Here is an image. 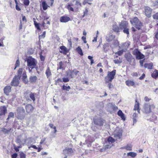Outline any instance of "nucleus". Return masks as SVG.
Listing matches in <instances>:
<instances>
[{
  "label": "nucleus",
  "instance_id": "40",
  "mask_svg": "<svg viewBox=\"0 0 158 158\" xmlns=\"http://www.w3.org/2000/svg\"><path fill=\"white\" fill-rule=\"evenodd\" d=\"M127 155L128 156H130L132 157H134L136 156V154L134 152H130L127 153Z\"/></svg>",
  "mask_w": 158,
  "mask_h": 158
},
{
  "label": "nucleus",
  "instance_id": "26",
  "mask_svg": "<svg viewBox=\"0 0 158 158\" xmlns=\"http://www.w3.org/2000/svg\"><path fill=\"white\" fill-rule=\"evenodd\" d=\"M138 116L137 114L135 113H134L132 115V119L133 121V125L137 121V118Z\"/></svg>",
  "mask_w": 158,
  "mask_h": 158
},
{
  "label": "nucleus",
  "instance_id": "35",
  "mask_svg": "<svg viewBox=\"0 0 158 158\" xmlns=\"http://www.w3.org/2000/svg\"><path fill=\"white\" fill-rule=\"evenodd\" d=\"M42 7L44 10H46L48 8V6L46 3V2L43 1L42 2Z\"/></svg>",
  "mask_w": 158,
  "mask_h": 158
},
{
  "label": "nucleus",
  "instance_id": "25",
  "mask_svg": "<svg viewBox=\"0 0 158 158\" xmlns=\"http://www.w3.org/2000/svg\"><path fill=\"white\" fill-rule=\"evenodd\" d=\"M144 67L148 69H152L153 64L152 63H146L144 65Z\"/></svg>",
  "mask_w": 158,
  "mask_h": 158
},
{
  "label": "nucleus",
  "instance_id": "3",
  "mask_svg": "<svg viewBox=\"0 0 158 158\" xmlns=\"http://www.w3.org/2000/svg\"><path fill=\"white\" fill-rule=\"evenodd\" d=\"M27 65L30 67V68L31 69L35 68L36 70H37V67H36L37 62L35 59L31 57H29L27 59Z\"/></svg>",
  "mask_w": 158,
  "mask_h": 158
},
{
  "label": "nucleus",
  "instance_id": "39",
  "mask_svg": "<svg viewBox=\"0 0 158 158\" xmlns=\"http://www.w3.org/2000/svg\"><path fill=\"white\" fill-rule=\"evenodd\" d=\"M136 104L134 106V110H138L139 109V103L138 102H137V100H136Z\"/></svg>",
  "mask_w": 158,
  "mask_h": 158
},
{
  "label": "nucleus",
  "instance_id": "37",
  "mask_svg": "<svg viewBox=\"0 0 158 158\" xmlns=\"http://www.w3.org/2000/svg\"><path fill=\"white\" fill-rule=\"evenodd\" d=\"M126 58L127 60L130 63L131 62L132 59H134L132 58V56L131 55L127 56L126 57Z\"/></svg>",
  "mask_w": 158,
  "mask_h": 158
},
{
  "label": "nucleus",
  "instance_id": "42",
  "mask_svg": "<svg viewBox=\"0 0 158 158\" xmlns=\"http://www.w3.org/2000/svg\"><path fill=\"white\" fill-rule=\"evenodd\" d=\"M108 142L110 143L111 142V143H114L115 141L114 139L112 137H109L107 139Z\"/></svg>",
  "mask_w": 158,
  "mask_h": 158
},
{
  "label": "nucleus",
  "instance_id": "56",
  "mask_svg": "<svg viewBox=\"0 0 158 158\" xmlns=\"http://www.w3.org/2000/svg\"><path fill=\"white\" fill-rule=\"evenodd\" d=\"M105 122V121L102 119H99V125H102Z\"/></svg>",
  "mask_w": 158,
  "mask_h": 158
},
{
  "label": "nucleus",
  "instance_id": "14",
  "mask_svg": "<svg viewBox=\"0 0 158 158\" xmlns=\"http://www.w3.org/2000/svg\"><path fill=\"white\" fill-rule=\"evenodd\" d=\"M126 85L128 86H133L135 87V85L134 82L132 81L127 80L125 81Z\"/></svg>",
  "mask_w": 158,
  "mask_h": 158
},
{
  "label": "nucleus",
  "instance_id": "22",
  "mask_svg": "<svg viewBox=\"0 0 158 158\" xmlns=\"http://www.w3.org/2000/svg\"><path fill=\"white\" fill-rule=\"evenodd\" d=\"M60 48L63 51V52H62V51H60V53H62L64 54H66L68 52L67 48L64 46H60Z\"/></svg>",
  "mask_w": 158,
  "mask_h": 158
},
{
  "label": "nucleus",
  "instance_id": "62",
  "mask_svg": "<svg viewBox=\"0 0 158 158\" xmlns=\"http://www.w3.org/2000/svg\"><path fill=\"white\" fill-rule=\"evenodd\" d=\"M18 156V154L17 153H14L13 155H12V158H16Z\"/></svg>",
  "mask_w": 158,
  "mask_h": 158
},
{
  "label": "nucleus",
  "instance_id": "4",
  "mask_svg": "<svg viewBox=\"0 0 158 158\" xmlns=\"http://www.w3.org/2000/svg\"><path fill=\"white\" fill-rule=\"evenodd\" d=\"M25 114V110L23 107H18L16 110V116L18 119L21 120L23 119Z\"/></svg>",
  "mask_w": 158,
  "mask_h": 158
},
{
  "label": "nucleus",
  "instance_id": "52",
  "mask_svg": "<svg viewBox=\"0 0 158 158\" xmlns=\"http://www.w3.org/2000/svg\"><path fill=\"white\" fill-rule=\"evenodd\" d=\"M58 67L57 68V69H61L62 68V61H60L59 63V64L58 65Z\"/></svg>",
  "mask_w": 158,
  "mask_h": 158
},
{
  "label": "nucleus",
  "instance_id": "61",
  "mask_svg": "<svg viewBox=\"0 0 158 158\" xmlns=\"http://www.w3.org/2000/svg\"><path fill=\"white\" fill-rule=\"evenodd\" d=\"M88 12V10L87 9H86L85 10L84 12V14L82 16L83 17H84V16L86 15L87 14Z\"/></svg>",
  "mask_w": 158,
  "mask_h": 158
},
{
  "label": "nucleus",
  "instance_id": "10",
  "mask_svg": "<svg viewBox=\"0 0 158 158\" xmlns=\"http://www.w3.org/2000/svg\"><path fill=\"white\" fill-rule=\"evenodd\" d=\"M20 79V78H19L18 76H15L11 82V85L13 86H18L19 84V80Z\"/></svg>",
  "mask_w": 158,
  "mask_h": 158
},
{
  "label": "nucleus",
  "instance_id": "41",
  "mask_svg": "<svg viewBox=\"0 0 158 158\" xmlns=\"http://www.w3.org/2000/svg\"><path fill=\"white\" fill-rule=\"evenodd\" d=\"M34 24L35 27L37 28L38 30H40V27L39 24L37 22L34 20Z\"/></svg>",
  "mask_w": 158,
  "mask_h": 158
},
{
  "label": "nucleus",
  "instance_id": "24",
  "mask_svg": "<svg viewBox=\"0 0 158 158\" xmlns=\"http://www.w3.org/2000/svg\"><path fill=\"white\" fill-rule=\"evenodd\" d=\"M117 114L122 119L124 120H125L124 114L121 110H118Z\"/></svg>",
  "mask_w": 158,
  "mask_h": 158
},
{
  "label": "nucleus",
  "instance_id": "51",
  "mask_svg": "<svg viewBox=\"0 0 158 158\" xmlns=\"http://www.w3.org/2000/svg\"><path fill=\"white\" fill-rule=\"evenodd\" d=\"M94 122L95 125H98V123L99 122V120L98 118H95L94 119Z\"/></svg>",
  "mask_w": 158,
  "mask_h": 158
},
{
  "label": "nucleus",
  "instance_id": "50",
  "mask_svg": "<svg viewBox=\"0 0 158 158\" xmlns=\"http://www.w3.org/2000/svg\"><path fill=\"white\" fill-rule=\"evenodd\" d=\"M152 17L154 19L158 20V12L153 15Z\"/></svg>",
  "mask_w": 158,
  "mask_h": 158
},
{
  "label": "nucleus",
  "instance_id": "36",
  "mask_svg": "<svg viewBox=\"0 0 158 158\" xmlns=\"http://www.w3.org/2000/svg\"><path fill=\"white\" fill-rule=\"evenodd\" d=\"M110 107L113 109V111H116L118 109V108L115 104H110Z\"/></svg>",
  "mask_w": 158,
  "mask_h": 158
},
{
  "label": "nucleus",
  "instance_id": "58",
  "mask_svg": "<svg viewBox=\"0 0 158 158\" xmlns=\"http://www.w3.org/2000/svg\"><path fill=\"white\" fill-rule=\"evenodd\" d=\"M123 50H121L117 52V54L119 56H120L122 55V54L123 53Z\"/></svg>",
  "mask_w": 158,
  "mask_h": 158
},
{
  "label": "nucleus",
  "instance_id": "33",
  "mask_svg": "<svg viewBox=\"0 0 158 158\" xmlns=\"http://www.w3.org/2000/svg\"><path fill=\"white\" fill-rule=\"evenodd\" d=\"M121 148L125 149L127 150L131 151L132 149V146L131 145H127V146L122 147Z\"/></svg>",
  "mask_w": 158,
  "mask_h": 158
},
{
  "label": "nucleus",
  "instance_id": "34",
  "mask_svg": "<svg viewBox=\"0 0 158 158\" xmlns=\"http://www.w3.org/2000/svg\"><path fill=\"white\" fill-rule=\"evenodd\" d=\"M139 21L137 17L134 18L132 20V21L131 20V22L134 25H135V23H136Z\"/></svg>",
  "mask_w": 158,
  "mask_h": 158
},
{
  "label": "nucleus",
  "instance_id": "30",
  "mask_svg": "<svg viewBox=\"0 0 158 158\" xmlns=\"http://www.w3.org/2000/svg\"><path fill=\"white\" fill-rule=\"evenodd\" d=\"M103 48L104 51L105 52H106L108 51V50L109 49V45L108 43H106V44H105L104 45H103Z\"/></svg>",
  "mask_w": 158,
  "mask_h": 158
},
{
  "label": "nucleus",
  "instance_id": "49",
  "mask_svg": "<svg viewBox=\"0 0 158 158\" xmlns=\"http://www.w3.org/2000/svg\"><path fill=\"white\" fill-rule=\"evenodd\" d=\"M20 158H25L26 157V154L23 152H20Z\"/></svg>",
  "mask_w": 158,
  "mask_h": 158
},
{
  "label": "nucleus",
  "instance_id": "8",
  "mask_svg": "<svg viewBox=\"0 0 158 158\" xmlns=\"http://www.w3.org/2000/svg\"><path fill=\"white\" fill-rule=\"evenodd\" d=\"M145 15L148 18L152 16V9L148 6H145L144 8Z\"/></svg>",
  "mask_w": 158,
  "mask_h": 158
},
{
  "label": "nucleus",
  "instance_id": "63",
  "mask_svg": "<svg viewBox=\"0 0 158 158\" xmlns=\"http://www.w3.org/2000/svg\"><path fill=\"white\" fill-rule=\"evenodd\" d=\"M144 59L139 60L140 65L141 67H143V63L144 62Z\"/></svg>",
  "mask_w": 158,
  "mask_h": 158
},
{
  "label": "nucleus",
  "instance_id": "54",
  "mask_svg": "<svg viewBox=\"0 0 158 158\" xmlns=\"http://www.w3.org/2000/svg\"><path fill=\"white\" fill-rule=\"evenodd\" d=\"M19 63H20V62H19V60H17V61H16V63L15 64V67L14 69H15L16 68V67H18L19 66Z\"/></svg>",
  "mask_w": 158,
  "mask_h": 158
},
{
  "label": "nucleus",
  "instance_id": "43",
  "mask_svg": "<svg viewBox=\"0 0 158 158\" xmlns=\"http://www.w3.org/2000/svg\"><path fill=\"white\" fill-rule=\"evenodd\" d=\"M14 114L13 112H10L8 115V117L6 119L7 120H8L10 118H14Z\"/></svg>",
  "mask_w": 158,
  "mask_h": 158
},
{
  "label": "nucleus",
  "instance_id": "18",
  "mask_svg": "<svg viewBox=\"0 0 158 158\" xmlns=\"http://www.w3.org/2000/svg\"><path fill=\"white\" fill-rule=\"evenodd\" d=\"M11 130V128H9L8 129H7L6 128H1V131L5 134H9Z\"/></svg>",
  "mask_w": 158,
  "mask_h": 158
},
{
  "label": "nucleus",
  "instance_id": "31",
  "mask_svg": "<svg viewBox=\"0 0 158 158\" xmlns=\"http://www.w3.org/2000/svg\"><path fill=\"white\" fill-rule=\"evenodd\" d=\"M76 50L77 52L81 56H83V54L82 50L80 46H78L76 49Z\"/></svg>",
  "mask_w": 158,
  "mask_h": 158
},
{
  "label": "nucleus",
  "instance_id": "11",
  "mask_svg": "<svg viewBox=\"0 0 158 158\" xmlns=\"http://www.w3.org/2000/svg\"><path fill=\"white\" fill-rule=\"evenodd\" d=\"M70 20V18L66 16H62L60 18V21L62 23H66Z\"/></svg>",
  "mask_w": 158,
  "mask_h": 158
},
{
  "label": "nucleus",
  "instance_id": "28",
  "mask_svg": "<svg viewBox=\"0 0 158 158\" xmlns=\"http://www.w3.org/2000/svg\"><path fill=\"white\" fill-rule=\"evenodd\" d=\"M152 77L156 78L158 77V71L157 70H155L153 73L151 74Z\"/></svg>",
  "mask_w": 158,
  "mask_h": 158
},
{
  "label": "nucleus",
  "instance_id": "38",
  "mask_svg": "<svg viewBox=\"0 0 158 158\" xmlns=\"http://www.w3.org/2000/svg\"><path fill=\"white\" fill-rule=\"evenodd\" d=\"M70 88V87L69 86H67L64 85L62 86V89L63 90H66V91H69Z\"/></svg>",
  "mask_w": 158,
  "mask_h": 158
},
{
  "label": "nucleus",
  "instance_id": "6",
  "mask_svg": "<svg viewBox=\"0 0 158 158\" xmlns=\"http://www.w3.org/2000/svg\"><path fill=\"white\" fill-rule=\"evenodd\" d=\"M24 95L27 100L30 101L32 100L34 102L35 100L34 93H32L29 90L26 91L24 94Z\"/></svg>",
  "mask_w": 158,
  "mask_h": 158
},
{
  "label": "nucleus",
  "instance_id": "7",
  "mask_svg": "<svg viewBox=\"0 0 158 158\" xmlns=\"http://www.w3.org/2000/svg\"><path fill=\"white\" fill-rule=\"evenodd\" d=\"M132 54L135 56L137 60L143 59L145 57L144 55L142 54L138 49L134 50L132 52Z\"/></svg>",
  "mask_w": 158,
  "mask_h": 158
},
{
  "label": "nucleus",
  "instance_id": "15",
  "mask_svg": "<svg viewBox=\"0 0 158 158\" xmlns=\"http://www.w3.org/2000/svg\"><path fill=\"white\" fill-rule=\"evenodd\" d=\"M73 152V151L71 148H67L63 150V152L65 154L68 155L71 154Z\"/></svg>",
  "mask_w": 158,
  "mask_h": 158
},
{
  "label": "nucleus",
  "instance_id": "21",
  "mask_svg": "<svg viewBox=\"0 0 158 158\" xmlns=\"http://www.w3.org/2000/svg\"><path fill=\"white\" fill-rule=\"evenodd\" d=\"M135 27L138 30L140 29L143 26L142 23L140 22L139 21L136 23H135L134 25Z\"/></svg>",
  "mask_w": 158,
  "mask_h": 158
},
{
  "label": "nucleus",
  "instance_id": "1",
  "mask_svg": "<svg viewBox=\"0 0 158 158\" xmlns=\"http://www.w3.org/2000/svg\"><path fill=\"white\" fill-rule=\"evenodd\" d=\"M119 26L120 27V31H122L128 37L129 35V27L128 23L126 21H122L119 23Z\"/></svg>",
  "mask_w": 158,
  "mask_h": 158
},
{
  "label": "nucleus",
  "instance_id": "29",
  "mask_svg": "<svg viewBox=\"0 0 158 158\" xmlns=\"http://www.w3.org/2000/svg\"><path fill=\"white\" fill-rule=\"evenodd\" d=\"M66 73L67 75L69 77L72 78L74 77L72 71L69 70V71H67Z\"/></svg>",
  "mask_w": 158,
  "mask_h": 158
},
{
  "label": "nucleus",
  "instance_id": "9",
  "mask_svg": "<svg viewBox=\"0 0 158 158\" xmlns=\"http://www.w3.org/2000/svg\"><path fill=\"white\" fill-rule=\"evenodd\" d=\"M116 73V70H114L111 72H109L107 75V78L108 81H111L114 78V76Z\"/></svg>",
  "mask_w": 158,
  "mask_h": 158
},
{
  "label": "nucleus",
  "instance_id": "16",
  "mask_svg": "<svg viewBox=\"0 0 158 158\" xmlns=\"http://www.w3.org/2000/svg\"><path fill=\"white\" fill-rule=\"evenodd\" d=\"M113 30L114 32L118 33L120 31V27H118L116 24H114L113 26Z\"/></svg>",
  "mask_w": 158,
  "mask_h": 158
},
{
  "label": "nucleus",
  "instance_id": "53",
  "mask_svg": "<svg viewBox=\"0 0 158 158\" xmlns=\"http://www.w3.org/2000/svg\"><path fill=\"white\" fill-rule=\"evenodd\" d=\"M152 5L154 6H158V0L153 2Z\"/></svg>",
  "mask_w": 158,
  "mask_h": 158
},
{
  "label": "nucleus",
  "instance_id": "23",
  "mask_svg": "<svg viewBox=\"0 0 158 158\" xmlns=\"http://www.w3.org/2000/svg\"><path fill=\"white\" fill-rule=\"evenodd\" d=\"M22 79L23 81L25 84H27L28 83V81L27 78V76L25 73H23V74Z\"/></svg>",
  "mask_w": 158,
  "mask_h": 158
},
{
  "label": "nucleus",
  "instance_id": "5",
  "mask_svg": "<svg viewBox=\"0 0 158 158\" xmlns=\"http://www.w3.org/2000/svg\"><path fill=\"white\" fill-rule=\"evenodd\" d=\"M27 137L26 135H25L22 134L17 137L15 141L17 143L21 145L24 144L25 143Z\"/></svg>",
  "mask_w": 158,
  "mask_h": 158
},
{
  "label": "nucleus",
  "instance_id": "59",
  "mask_svg": "<svg viewBox=\"0 0 158 158\" xmlns=\"http://www.w3.org/2000/svg\"><path fill=\"white\" fill-rule=\"evenodd\" d=\"M63 81L64 82H67L69 81V80L68 78L64 77L62 79Z\"/></svg>",
  "mask_w": 158,
  "mask_h": 158
},
{
  "label": "nucleus",
  "instance_id": "17",
  "mask_svg": "<svg viewBox=\"0 0 158 158\" xmlns=\"http://www.w3.org/2000/svg\"><path fill=\"white\" fill-rule=\"evenodd\" d=\"M11 87L10 86H6L4 89V93L7 95H8L9 93L11 91Z\"/></svg>",
  "mask_w": 158,
  "mask_h": 158
},
{
  "label": "nucleus",
  "instance_id": "2",
  "mask_svg": "<svg viewBox=\"0 0 158 158\" xmlns=\"http://www.w3.org/2000/svg\"><path fill=\"white\" fill-rule=\"evenodd\" d=\"M156 107L154 104L150 105L149 103H145L142 109V111L146 114H149L152 112V110H154Z\"/></svg>",
  "mask_w": 158,
  "mask_h": 158
},
{
  "label": "nucleus",
  "instance_id": "48",
  "mask_svg": "<svg viewBox=\"0 0 158 158\" xmlns=\"http://www.w3.org/2000/svg\"><path fill=\"white\" fill-rule=\"evenodd\" d=\"M113 61L116 64H119L122 63V61L118 59L114 60Z\"/></svg>",
  "mask_w": 158,
  "mask_h": 158
},
{
  "label": "nucleus",
  "instance_id": "57",
  "mask_svg": "<svg viewBox=\"0 0 158 158\" xmlns=\"http://www.w3.org/2000/svg\"><path fill=\"white\" fill-rule=\"evenodd\" d=\"M67 8L69 10L72 11H74V10H73V8L70 5H68V6H67Z\"/></svg>",
  "mask_w": 158,
  "mask_h": 158
},
{
  "label": "nucleus",
  "instance_id": "20",
  "mask_svg": "<svg viewBox=\"0 0 158 158\" xmlns=\"http://www.w3.org/2000/svg\"><path fill=\"white\" fill-rule=\"evenodd\" d=\"M115 36L112 34H110L106 37V39L107 41L110 42L112 41L114 38Z\"/></svg>",
  "mask_w": 158,
  "mask_h": 158
},
{
  "label": "nucleus",
  "instance_id": "13",
  "mask_svg": "<svg viewBox=\"0 0 158 158\" xmlns=\"http://www.w3.org/2000/svg\"><path fill=\"white\" fill-rule=\"evenodd\" d=\"M7 112V109L5 106H3L0 107V116L4 115Z\"/></svg>",
  "mask_w": 158,
  "mask_h": 158
},
{
  "label": "nucleus",
  "instance_id": "19",
  "mask_svg": "<svg viewBox=\"0 0 158 158\" xmlns=\"http://www.w3.org/2000/svg\"><path fill=\"white\" fill-rule=\"evenodd\" d=\"M114 137L117 139H120L122 136V132L121 131H119L118 132L114 134Z\"/></svg>",
  "mask_w": 158,
  "mask_h": 158
},
{
  "label": "nucleus",
  "instance_id": "47",
  "mask_svg": "<svg viewBox=\"0 0 158 158\" xmlns=\"http://www.w3.org/2000/svg\"><path fill=\"white\" fill-rule=\"evenodd\" d=\"M23 3L24 5L26 6H28L30 3V1L29 0H23Z\"/></svg>",
  "mask_w": 158,
  "mask_h": 158
},
{
  "label": "nucleus",
  "instance_id": "46",
  "mask_svg": "<svg viewBox=\"0 0 158 158\" xmlns=\"http://www.w3.org/2000/svg\"><path fill=\"white\" fill-rule=\"evenodd\" d=\"M18 75L17 76H18V77H19V78H20L22 73V69H19L18 70Z\"/></svg>",
  "mask_w": 158,
  "mask_h": 158
},
{
  "label": "nucleus",
  "instance_id": "64",
  "mask_svg": "<svg viewBox=\"0 0 158 158\" xmlns=\"http://www.w3.org/2000/svg\"><path fill=\"white\" fill-rule=\"evenodd\" d=\"M145 77V74H144V73H143L142 75L139 77V79L140 80H143V79H144V78Z\"/></svg>",
  "mask_w": 158,
  "mask_h": 158
},
{
  "label": "nucleus",
  "instance_id": "12",
  "mask_svg": "<svg viewBox=\"0 0 158 158\" xmlns=\"http://www.w3.org/2000/svg\"><path fill=\"white\" fill-rule=\"evenodd\" d=\"M25 108L26 111L27 113L31 112L33 109V107L32 105L30 104H28L26 105Z\"/></svg>",
  "mask_w": 158,
  "mask_h": 158
},
{
  "label": "nucleus",
  "instance_id": "44",
  "mask_svg": "<svg viewBox=\"0 0 158 158\" xmlns=\"http://www.w3.org/2000/svg\"><path fill=\"white\" fill-rule=\"evenodd\" d=\"M45 34L46 32L45 31H44L43 32L42 35H39V39L44 38L45 37Z\"/></svg>",
  "mask_w": 158,
  "mask_h": 158
},
{
  "label": "nucleus",
  "instance_id": "45",
  "mask_svg": "<svg viewBox=\"0 0 158 158\" xmlns=\"http://www.w3.org/2000/svg\"><path fill=\"white\" fill-rule=\"evenodd\" d=\"M113 45L114 47H117L119 45V43L117 40H114V41Z\"/></svg>",
  "mask_w": 158,
  "mask_h": 158
},
{
  "label": "nucleus",
  "instance_id": "32",
  "mask_svg": "<svg viewBox=\"0 0 158 158\" xmlns=\"http://www.w3.org/2000/svg\"><path fill=\"white\" fill-rule=\"evenodd\" d=\"M45 74L47 78H48L51 75V73L49 67L46 70L45 72Z\"/></svg>",
  "mask_w": 158,
  "mask_h": 158
},
{
  "label": "nucleus",
  "instance_id": "55",
  "mask_svg": "<svg viewBox=\"0 0 158 158\" xmlns=\"http://www.w3.org/2000/svg\"><path fill=\"white\" fill-rule=\"evenodd\" d=\"M72 71L74 77V76L76 75L77 74V73L79 72V71L74 70Z\"/></svg>",
  "mask_w": 158,
  "mask_h": 158
},
{
  "label": "nucleus",
  "instance_id": "27",
  "mask_svg": "<svg viewBox=\"0 0 158 158\" xmlns=\"http://www.w3.org/2000/svg\"><path fill=\"white\" fill-rule=\"evenodd\" d=\"M37 77L36 76H31L30 78V81L31 83H35L37 80Z\"/></svg>",
  "mask_w": 158,
  "mask_h": 158
},
{
  "label": "nucleus",
  "instance_id": "60",
  "mask_svg": "<svg viewBox=\"0 0 158 158\" xmlns=\"http://www.w3.org/2000/svg\"><path fill=\"white\" fill-rule=\"evenodd\" d=\"M92 1V0H85L83 2V4L85 5L86 3H89V2H91Z\"/></svg>",
  "mask_w": 158,
  "mask_h": 158
}]
</instances>
